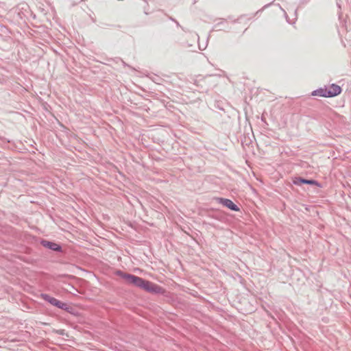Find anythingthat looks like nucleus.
Masks as SVG:
<instances>
[{
  "label": "nucleus",
  "instance_id": "1",
  "mask_svg": "<svg viewBox=\"0 0 351 351\" xmlns=\"http://www.w3.org/2000/svg\"><path fill=\"white\" fill-rule=\"evenodd\" d=\"M119 274L123 278L126 280L128 283L132 284L147 292L161 294H163L165 292V289L160 286L152 282L143 280V278L138 276L131 274H123L122 272H119Z\"/></svg>",
  "mask_w": 351,
  "mask_h": 351
},
{
  "label": "nucleus",
  "instance_id": "2",
  "mask_svg": "<svg viewBox=\"0 0 351 351\" xmlns=\"http://www.w3.org/2000/svg\"><path fill=\"white\" fill-rule=\"evenodd\" d=\"M41 298L50 303L51 305L55 306L59 308L66 310L69 311V307L68 305L61 301L53 298L47 294H41Z\"/></svg>",
  "mask_w": 351,
  "mask_h": 351
},
{
  "label": "nucleus",
  "instance_id": "3",
  "mask_svg": "<svg viewBox=\"0 0 351 351\" xmlns=\"http://www.w3.org/2000/svg\"><path fill=\"white\" fill-rule=\"evenodd\" d=\"M217 200L223 204L224 206L228 208L229 209L234 211H239V208L234 204L232 201L228 199H224V198H217Z\"/></svg>",
  "mask_w": 351,
  "mask_h": 351
},
{
  "label": "nucleus",
  "instance_id": "4",
  "mask_svg": "<svg viewBox=\"0 0 351 351\" xmlns=\"http://www.w3.org/2000/svg\"><path fill=\"white\" fill-rule=\"evenodd\" d=\"M341 92V88L339 86L336 84H332L327 88V93L328 97H335L339 95Z\"/></svg>",
  "mask_w": 351,
  "mask_h": 351
},
{
  "label": "nucleus",
  "instance_id": "5",
  "mask_svg": "<svg viewBox=\"0 0 351 351\" xmlns=\"http://www.w3.org/2000/svg\"><path fill=\"white\" fill-rule=\"evenodd\" d=\"M313 96H319L323 97H328L327 93V88H320L312 92Z\"/></svg>",
  "mask_w": 351,
  "mask_h": 351
},
{
  "label": "nucleus",
  "instance_id": "6",
  "mask_svg": "<svg viewBox=\"0 0 351 351\" xmlns=\"http://www.w3.org/2000/svg\"><path fill=\"white\" fill-rule=\"evenodd\" d=\"M43 244L45 247H47L53 250H59V249H60L59 245L54 243H51L49 241H43Z\"/></svg>",
  "mask_w": 351,
  "mask_h": 351
},
{
  "label": "nucleus",
  "instance_id": "7",
  "mask_svg": "<svg viewBox=\"0 0 351 351\" xmlns=\"http://www.w3.org/2000/svg\"><path fill=\"white\" fill-rule=\"evenodd\" d=\"M304 184H314V185H316V186H319V184L315 181V180H305L304 179L303 181H302Z\"/></svg>",
  "mask_w": 351,
  "mask_h": 351
},
{
  "label": "nucleus",
  "instance_id": "8",
  "mask_svg": "<svg viewBox=\"0 0 351 351\" xmlns=\"http://www.w3.org/2000/svg\"><path fill=\"white\" fill-rule=\"evenodd\" d=\"M304 179L302 178H298L295 180H293V183L297 185H301L302 184H304L302 181H303Z\"/></svg>",
  "mask_w": 351,
  "mask_h": 351
}]
</instances>
